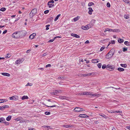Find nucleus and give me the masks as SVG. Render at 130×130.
<instances>
[{
	"instance_id": "6e6d98bb",
	"label": "nucleus",
	"mask_w": 130,
	"mask_h": 130,
	"mask_svg": "<svg viewBox=\"0 0 130 130\" xmlns=\"http://www.w3.org/2000/svg\"><path fill=\"white\" fill-rule=\"evenodd\" d=\"M51 64H48L45 67L46 68L48 67H51Z\"/></svg>"
},
{
	"instance_id": "f03ea898",
	"label": "nucleus",
	"mask_w": 130,
	"mask_h": 130,
	"mask_svg": "<svg viewBox=\"0 0 130 130\" xmlns=\"http://www.w3.org/2000/svg\"><path fill=\"white\" fill-rule=\"evenodd\" d=\"M37 12V9L36 8L33 9L29 13L30 17L32 18L35 15Z\"/></svg>"
},
{
	"instance_id": "473e14b6",
	"label": "nucleus",
	"mask_w": 130,
	"mask_h": 130,
	"mask_svg": "<svg viewBox=\"0 0 130 130\" xmlns=\"http://www.w3.org/2000/svg\"><path fill=\"white\" fill-rule=\"evenodd\" d=\"M124 2L127 4H130V2H129L128 0H123Z\"/></svg>"
},
{
	"instance_id": "a211bd4d",
	"label": "nucleus",
	"mask_w": 130,
	"mask_h": 130,
	"mask_svg": "<svg viewBox=\"0 0 130 130\" xmlns=\"http://www.w3.org/2000/svg\"><path fill=\"white\" fill-rule=\"evenodd\" d=\"M47 5L49 8L52 7L54 6L53 3H51L49 2H48Z\"/></svg>"
},
{
	"instance_id": "c9c22d12",
	"label": "nucleus",
	"mask_w": 130,
	"mask_h": 130,
	"mask_svg": "<svg viewBox=\"0 0 130 130\" xmlns=\"http://www.w3.org/2000/svg\"><path fill=\"white\" fill-rule=\"evenodd\" d=\"M111 30H112L111 29H109L108 28H107L105 29V30L104 31V32H106L107 31H111Z\"/></svg>"
},
{
	"instance_id": "13d9d810",
	"label": "nucleus",
	"mask_w": 130,
	"mask_h": 130,
	"mask_svg": "<svg viewBox=\"0 0 130 130\" xmlns=\"http://www.w3.org/2000/svg\"><path fill=\"white\" fill-rule=\"evenodd\" d=\"M129 42L127 41H125L124 42V44L126 45H128V44Z\"/></svg>"
},
{
	"instance_id": "e433bc0d",
	"label": "nucleus",
	"mask_w": 130,
	"mask_h": 130,
	"mask_svg": "<svg viewBox=\"0 0 130 130\" xmlns=\"http://www.w3.org/2000/svg\"><path fill=\"white\" fill-rule=\"evenodd\" d=\"M93 5H94V4L92 2L89 3L88 4V6H91Z\"/></svg>"
},
{
	"instance_id": "3c124183",
	"label": "nucleus",
	"mask_w": 130,
	"mask_h": 130,
	"mask_svg": "<svg viewBox=\"0 0 130 130\" xmlns=\"http://www.w3.org/2000/svg\"><path fill=\"white\" fill-rule=\"evenodd\" d=\"M82 28L84 30H87L86 27V26H83L82 27Z\"/></svg>"
},
{
	"instance_id": "4d7b16f0",
	"label": "nucleus",
	"mask_w": 130,
	"mask_h": 130,
	"mask_svg": "<svg viewBox=\"0 0 130 130\" xmlns=\"http://www.w3.org/2000/svg\"><path fill=\"white\" fill-rule=\"evenodd\" d=\"M108 112L110 113H115V111L114 110L108 111Z\"/></svg>"
},
{
	"instance_id": "39448f33",
	"label": "nucleus",
	"mask_w": 130,
	"mask_h": 130,
	"mask_svg": "<svg viewBox=\"0 0 130 130\" xmlns=\"http://www.w3.org/2000/svg\"><path fill=\"white\" fill-rule=\"evenodd\" d=\"M90 92H85L79 93H78V95H88L90 94Z\"/></svg>"
},
{
	"instance_id": "a18cd8bd",
	"label": "nucleus",
	"mask_w": 130,
	"mask_h": 130,
	"mask_svg": "<svg viewBox=\"0 0 130 130\" xmlns=\"http://www.w3.org/2000/svg\"><path fill=\"white\" fill-rule=\"evenodd\" d=\"M53 17H51L48 19V21L50 22H51V21H52V20H53Z\"/></svg>"
},
{
	"instance_id": "9b49d317",
	"label": "nucleus",
	"mask_w": 130,
	"mask_h": 130,
	"mask_svg": "<svg viewBox=\"0 0 130 130\" xmlns=\"http://www.w3.org/2000/svg\"><path fill=\"white\" fill-rule=\"evenodd\" d=\"M79 117H80L83 118L88 117V116L87 115L84 114H80L79 115Z\"/></svg>"
},
{
	"instance_id": "4be33fe9",
	"label": "nucleus",
	"mask_w": 130,
	"mask_h": 130,
	"mask_svg": "<svg viewBox=\"0 0 130 130\" xmlns=\"http://www.w3.org/2000/svg\"><path fill=\"white\" fill-rule=\"evenodd\" d=\"M8 101L7 100H5L3 99H0V101L1 103H2L4 102H5Z\"/></svg>"
},
{
	"instance_id": "603ef678",
	"label": "nucleus",
	"mask_w": 130,
	"mask_h": 130,
	"mask_svg": "<svg viewBox=\"0 0 130 130\" xmlns=\"http://www.w3.org/2000/svg\"><path fill=\"white\" fill-rule=\"evenodd\" d=\"M60 97V98L62 99H66V98H67L66 97L64 96H61Z\"/></svg>"
},
{
	"instance_id": "423d86ee",
	"label": "nucleus",
	"mask_w": 130,
	"mask_h": 130,
	"mask_svg": "<svg viewBox=\"0 0 130 130\" xmlns=\"http://www.w3.org/2000/svg\"><path fill=\"white\" fill-rule=\"evenodd\" d=\"M9 99L10 100L16 101L18 100V97L17 95H14L12 97H10Z\"/></svg>"
},
{
	"instance_id": "20e7f679",
	"label": "nucleus",
	"mask_w": 130,
	"mask_h": 130,
	"mask_svg": "<svg viewBox=\"0 0 130 130\" xmlns=\"http://www.w3.org/2000/svg\"><path fill=\"white\" fill-rule=\"evenodd\" d=\"M20 37L24 36L26 34L27 32L26 31L23 30L19 31Z\"/></svg>"
},
{
	"instance_id": "052dcab7",
	"label": "nucleus",
	"mask_w": 130,
	"mask_h": 130,
	"mask_svg": "<svg viewBox=\"0 0 130 130\" xmlns=\"http://www.w3.org/2000/svg\"><path fill=\"white\" fill-rule=\"evenodd\" d=\"M55 93L56 95V94H57L58 93V90H55Z\"/></svg>"
},
{
	"instance_id": "de8ad7c7",
	"label": "nucleus",
	"mask_w": 130,
	"mask_h": 130,
	"mask_svg": "<svg viewBox=\"0 0 130 130\" xmlns=\"http://www.w3.org/2000/svg\"><path fill=\"white\" fill-rule=\"evenodd\" d=\"M107 6L108 7H110V4L109 3H107Z\"/></svg>"
},
{
	"instance_id": "bf43d9fd",
	"label": "nucleus",
	"mask_w": 130,
	"mask_h": 130,
	"mask_svg": "<svg viewBox=\"0 0 130 130\" xmlns=\"http://www.w3.org/2000/svg\"><path fill=\"white\" fill-rule=\"evenodd\" d=\"M64 78L63 77H58V78L59 79H64Z\"/></svg>"
},
{
	"instance_id": "69168bd1",
	"label": "nucleus",
	"mask_w": 130,
	"mask_h": 130,
	"mask_svg": "<svg viewBox=\"0 0 130 130\" xmlns=\"http://www.w3.org/2000/svg\"><path fill=\"white\" fill-rule=\"evenodd\" d=\"M54 41V39H51L49 40L48 41L49 42H53Z\"/></svg>"
},
{
	"instance_id": "0eeeda50",
	"label": "nucleus",
	"mask_w": 130,
	"mask_h": 130,
	"mask_svg": "<svg viewBox=\"0 0 130 130\" xmlns=\"http://www.w3.org/2000/svg\"><path fill=\"white\" fill-rule=\"evenodd\" d=\"M107 68L111 69V70H109L110 71H112V70H113L115 68V67L113 65H110L109 64H108L107 66Z\"/></svg>"
},
{
	"instance_id": "9d476101",
	"label": "nucleus",
	"mask_w": 130,
	"mask_h": 130,
	"mask_svg": "<svg viewBox=\"0 0 130 130\" xmlns=\"http://www.w3.org/2000/svg\"><path fill=\"white\" fill-rule=\"evenodd\" d=\"M62 127H64L68 128H72V127H74V126H73L72 125H62Z\"/></svg>"
},
{
	"instance_id": "4c0bfd02",
	"label": "nucleus",
	"mask_w": 130,
	"mask_h": 130,
	"mask_svg": "<svg viewBox=\"0 0 130 130\" xmlns=\"http://www.w3.org/2000/svg\"><path fill=\"white\" fill-rule=\"evenodd\" d=\"M102 66V64L101 63H99L97 64V66L98 68H100Z\"/></svg>"
},
{
	"instance_id": "f257e3e1",
	"label": "nucleus",
	"mask_w": 130,
	"mask_h": 130,
	"mask_svg": "<svg viewBox=\"0 0 130 130\" xmlns=\"http://www.w3.org/2000/svg\"><path fill=\"white\" fill-rule=\"evenodd\" d=\"M115 49L112 48L110 51V52L107 54L106 58L107 59H109L111 58L115 53Z\"/></svg>"
},
{
	"instance_id": "ea45409f",
	"label": "nucleus",
	"mask_w": 130,
	"mask_h": 130,
	"mask_svg": "<svg viewBox=\"0 0 130 130\" xmlns=\"http://www.w3.org/2000/svg\"><path fill=\"white\" fill-rule=\"evenodd\" d=\"M32 85V84L31 83H28L26 85V86H31Z\"/></svg>"
},
{
	"instance_id": "58836bf2",
	"label": "nucleus",
	"mask_w": 130,
	"mask_h": 130,
	"mask_svg": "<svg viewBox=\"0 0 130 130\" xmlns=\"http://www.w3.org/2000/svg\"><path fill=\"white\" fill-rule=\"evenodd\" d=\"M3 123H4L6 125H8L9 124V123L8 122L6 121H5H5H4Z\"/></svg>"
},
{
	"instance_id": "0e129e2a",
	"label": "nucleus",
	"mask_w": 130,
	"mask_h": 130,
	"mask_svg": "<svg viewBox=\"0 0 130 130\" xmlns=\"http://www.w3.org/2000/svg\"><path fill=\"white\" fill-rule=\"evenodd\" d=\"M38 70H41V71H43L44 70V69L43 68H39L38 69Z\"/></svg>"
},
{
	"instance_id": "e2e57ef3",
	"label": "nucleus",
	"mask_w": 130,
	"mask_h": 130,
	"mask_svg": "<svg viewBox=\"0 0 130 130\" xmlns=\"http://www.w3.org/2000/svg\"><path fill=\"white\" fill-rule=\"evenodd\" d=\"M49 2H50L51 3H54V1L53 0H51Z\"/></svg>"
},
{
	"instance_id": "4468645a",
	"label": "nucleus",
	"mask_w": 130,
	"mask_h": 130,
	"mask_svg": "<svg viewBox=\"0 0 130 130\" xmlns=\"http://www.w3.org/2000/svg\"><path fill=\"white\" fill-rule=\"evenodd\" d=\"M71 36H72L76 38H80V36L76 34L72 33L71 34Z\"/></svg>"
},
{
	"instance_id": "338daca9",
	"label": "nucleus",
	"mask_w": 130,
	"mask_h": 130,
	"mask_svg": "<svg viewBox=\"0 0 130 130\" xmlns=\"http://www.w3.org/2000/svg\"><path fill=\"white\" fill-rule=\"evenodd\" d=\"M50 127V126H44V127L45 128H48Z\"/></svg>"
},
{
	"instance_id": "37998d69",
	"label": "nucleus",
	"mask_w": 130,
	"mask_h": 130,
	"mask_svg": "<svg viewBox=\"0 0 130 130\" xmlns=\"http://www.w3.org/2000/svg\"><path fill=\"white\" fill-rule=\"evenodd\" d=\"M106 64H104L103 65L102 67V68L103 69H105L106 68Z\"/></svg>"
},
{
	"instance_id": "393cba45",
	"label": "nucleus",
	"mask_w": 130,
	"mask_h": 130,
	"mask_svg": "<svg viewBox=\"0 0 130 130\" xmlns=\"http://www.w3.org/2000/svg\"><path fill=\"white\" fill-rule=\"evenodd\" d=\"M5 119L3 118H0V122L1 123H3L5 121Z\"/></svg>"
},
{
	"instance_id": "cd10ccee",
	"label": "nucleus",
	"mask_w": 130,
	"mask_h": 130,
	"mask_svg": "<svg viewBox=\"0 0 130 130\" xmlns=\"http://www.w3.org/2000/svg\"><path fill=\"white\" fill-rule=\"evenodd\" d=\"M79 17L77 16L75 18H74L73 20L75 22H76L79 19Z\"/></svg>"
},
{
	"instance_id": "79ce46f5",
	"label": "nucleus",
	"mask_w": 130,
	"mask_h": 130,
	"mask_svg": "<svg viewBox=\"0 0 130 130\" xmlns=\"http://www.w3.org/2000/svg\"><path fill=\"white\" fill-rule=\"evenodd\" d=\"M115 113H121L122 112L121 111H115Z\"/></svg>"
},
{
	"instance_id": "c03bdc74",
	"label": "nucleus",
	"mask_w": 130,
	"mask_h": 130,
	"mask_svg": "<svg viewBox=\"0 0 130 130\" xmlns=\"http://www.w3.org/2000/svg\"><path fill=\"white\" fill-rule=\"evenodd\" d=\"M11 56V55H9V54L8 53L7 54L6 56V58H9Z\"/></svg>"
},
{
	"instance_id": "6e6552de",
	"label": "nucleus",
	"mask_w": 130,
	"mask_h": 130,
	"mask_svg": "<svg viewBox=\"0 0 130 130\" xmlns=\"http://www.w3.org/2000/svg\"><path fill=\"white\" fill-rule=\"evenodd\" d=\"M90 92V94H89V95H90V96H91V97L92 96H94V97H95V96L99 97V96H100L101 95V94H100L95 93V94H92V92Z\"/></svg>"
},
{
	"instance_id": "f704fd0d",
	"label": "nucleus",
	"mask_w": 130,
	"mask_h": 130,
	"mask_svg": "<svg viewBox=\"0 0 130 130\" xmlns=\"http://www.w3.org/2000/svg\"><path fill=\"white\" fill-rule=\"evenodd\" d=\"M6 10V9L4 7H3L2 8H1L0 9V10L2 11H5Z\"/></svg>"
},
{
	"instance_id": "dca6fc26",
	"label": "nucleus",
	"mask_w": 130,
	"mask_h": 130,
	"mask_svg": "<svg viewBox=\"0 0 130 130\" xmlns=\"http://www.w3.org/2000/svg\"><path fill=\"white\" fill-rule=\"evenodd\" d=\"M111 29L112 30H111L110 31H112L113 32H119L120 31V30L119 29Z\"/></svg>"
},
{
	"instance_id": "680f3d73",
	"label": "nucleus",
	"mask_w": 130,
	"mask_h": 130,
	"mask_svg": "<svg viewBox=\"0 0 130 130\" xmlns=\"http://www.w3.org/2000/svg\"><path fill=\"white\" fill-rule=\"evenodd\" d=\"M20 119H20V118H18L16 119H15V120H16V121H18L20 120Z\"/></svg>"
},
{
	"instance_id": "49530a36",
	"label": "nucleus",
	"mask_w": 130,
	"mask_h": 130,
	"mask_svg": "<svg viewBox=\"0 0 130 130\" xmlns=\"http://www.w3.org/2000/svg\"><path fill=\"white\" fill-rule=\"evenodd\" d=\"M50 113L49 112L46 111V112H45V114L46 115H49L50 114Z\"/></svg>"
},
{
	"instance_id": "f3484780",
	"label": "nucleus",
	"mask_w": 130,
	"mask_h": 130,
	"mask_svg": "<svg viewBox=\"0 0 130 130\" xmlns=\"http://www.w3.org/2000/svg\"><path fill=\"white\" fill-rule=\"evenodd\" d=\"M92 62L93 63H97L99 62V60L98 59H95L92 60Z\"/></svg>"
},
{
	"instance_id": "2eb2a0df",
	"label": "nucleus",
	"mask_w": 130,
	"mask_h": 130,
	"mask_svg": "<svg viewBox=\"0 0 130 130\" xmlns=\"http://www.w3.org/2000/svg\"><path fill=\"white\" fill-rule=\"evenodd\" d=\"M93 74V73H89L88 74H83L82 75V76L84 77L90 76L91 75Z\"/></svg>"
},
{
	"instance_id": "aec40b11",
	"label": "nucleus",
	"mask_w": 130,
	"mask_h": 130,
	"mask_svg": "<svg viewBox=\"0 0 130 130\" xmlns=\"http://www.w3.org/2000/svg\"><path fill=\"white\" fill-rule=\"evenodd\" d=\"M2 74L3 75L7 76H10L9 74L7 73H2Z\"/></svg>"
},
{
	"instance_id": "c85d7f7f",
	"label": "nucleus",
	"mask_w": 130,
	"mask_h": 130,
	"mask_svg": "<svg viewBox=\"0 0 130 130\" xmlns=\"http://www.w3.org/2000/svg\"><path fill=\"white\" fill-rule=\"evenodd\" d=\"M61 14H58L57 16L56 17L55 19L54 20V21H56L58 19L59 17L60 16Z\"/></svg>"
},
{
	"instance_id": "6ab92c4d",
	"label": "nucleus",
	"mask_w": 130,
	"mask_h": 130,
	"mask_svg": "<svg viewBox=\"0 0 130 130\" xmlns=\"http://www.w3.org/2000/svg\"><path fill=\"white\" fill-rule=\"evenodd\" d=\"M88 9L89 10L88 11L89 13L90 14H91L92 12L93 11V10H92V8L91 7H89Z\"/></svg>"
},
{
	"instance_id": "a19ab883",
	"label": "nucleus",
	"mask_w": 130,
	"mask_h": 130,
	"mask_svg": "<svg viewBox=\"0 0 130 130\" xmlns=\"http://www.w3.org/2000/svg\"><path fill=\"white\" fill-rule=\"evenodd\" d=\"M5 108V107H4L3 106H0V109L1 110H3Z\"/></svg>"
},
{
	"instance_id": "f8f14e48",
	"label": "nucleus",
	"mask_w": 130,
	"mask_h": 130,
	"mask_svg": "<svg viewBox=\"0 0 130 130\" xmlns=\"http://www.w3.org/2000/svg\"><path fill=\"white\" fill-rule=\"evenodd\" d=\"M74 110L75 111L78 112L84 111V110H80V108L78 107L75 108L74 109Z\"/></svg>"
},
{
	"instance_id": "bb28decb",
	"label": "nucleus",
	"mask_w": 130,
	"mask_h": 130,
	"mask_svg": "<svg viewBox=\"0 0 130 130\" xmlns=\"http://www.w3.org/2000/svg\"><path fill=\"white\" fill-rule=\"evenodd\" d=\"M86 29L87 30L89 28H90L91 27V25H90V24H89L86 25Z\"/></svg>"
},
{
	"instance_id": "ddd939ff",
	"label": "nucleus",
	"mask_w": 130,
	"mask_h": 130,
	"mask_svg": "<svg viewBox=\"0 0 130 130\" xmlns=\"http://www.w3.org/2000/svg\"><path fill=\"white\" fill-rule=\"evenodd\" d=\"M36 33H33L29 36V38L30 39H32L34 38V37L36 36Z\"/></svg>"
},
{
	"instance_id": "b1692460",
	"label": "nucleus",
	"mask_w": 130,
	"mask_h": 130,
	"mask_svg": "<svg viewBox=\"0 0 130 130\" xmlns=\"http://www.w3.org/2000/svg\"><path fill=\"white\" fill-rule=\"evenodd\" d=\"M118 70L120 72L123 71L124 70V69L122 68H118Z\"/></svg>"
},
{
	"instance_id": "8fccbe9b",
	"label": "nucleus",
	"mask_w": 130,
	"mask_h": 130,
	"mask_svg": "<svg viewBox=\"0 0 130 130\" xmlns=\"http://www.w3.org/2000/svg\"><path fill=\"white\" fill-rule=\"evenodd\" d=\"M105 48L104 46L102 47L100 49L101 51H102Z\"/></svg>"
},
{
	"instance_id": "1a4fd4ad",
	"label": "nucleus",
	"mask_w": 130,
	"mask_h": 130,
	"mask_svg": "<svg viewBox=\"0 0 130 130\" xmlns=\"http://www.w3.org/2000/svg\"><path fill=\"white\" fill-rule=\"evenodd\" d=\"M24 60L23 58L19 59L16 61L15 63L17 64H20L22 63L23 61Z\"/></svg>"
},
{
	"instance_id": "412c9836",
	"label": "nucleus",
	"mask_w": 130,
	"mask_h": 130,
	"mask_svg": "<svg viewBox=\"0 0 130 130\" xmlns=\"http://www.w3.org/2000/svg\"><path fill=\"white\" fill-rule=\"evenodd\" d=\"M28 98V97L26 95L23 96L22 98V100H24L25 99H27Z\"/></svg>"
},
{
	"instance_id": "774afa93",
	"label": "nucleus",
	"mask_w": 130,
	"mask_h": 130,
	"mask_svg": "<svg viewBox=\"0 0 130 130\" xmlns=\"http://www.w3.org/2000/svg\"><path fill=\"white\" fill-rule=\"evenodd\" d=\"M28 130H35V129L34 128H32L31 129L29 128Z\"/></svg>"
},
{
	"instance_id": "864d4df0",
	"label": "nucleus",
	"mask_w": 130,
	"mask_h": 130,
	"mask_svg": "<svg viewBox=\"0 0 130 130\" xmlns=\"http://www.w3.org/2000/svg\"><path fill=\"white\" fill-rule=\"evenodd\" d=\"M26 120H21L20 121V123H22V122H26Z\"/></svg>"
},
{
	"instance_id": "a878e982",
	"label": "nucleus",
	"mask_w": 130,
	"mask_h": 130,
	"mask_svg": "<svg viewBox=\"0 0 130 130\" xmlns=\"http://www.w3.org/2000/svg\"><path fill=\"white\" fill-rule=\"evenodd\" d=\"M11 117L10 116H8L6 118V120L8 121H9L11 120Z\"/></svg>"
},
{
	"instance_id": "72a5a7b5",
	"label": "nucleus",
	"mask_w": 130,
	"mask_h": 130,
	"mask_svg": "<svg viewBox=\"0 0 130 130\" xmlns=\"http://www.w3.org/2000/svg\"><path fill=\"white\" fill-rule=\"evenodd\" d=\"M42 104L43 105H44L46 106H47V107H55L56 106V105H53V106H47V105H45V104H44V103H42Z\"/></svg>"
},
{
	"instance_id": "7c9ffc66",
	"label": "nucleus",
	"mask_w": 130,
	"mask_h": 130,
	"mask_svg": "<svg viewBox=\"0 0 130 130\" xmlns=\"http://www.w3.org/2000/svg\"><path fill=\"white\" fill-rule=\"evenodd\" d=\"M99 115L104 118H105L106 117V116L103 113L99 114Z\"/></svg>"
},
{
	"instance_id": "c756f323",
	"label": "nucleus",
	"mask_w": 130,
	"mask_h": 130,
	"mask_svg": "<svg viewBox=\"0 0 130 130\" xmlns=\"http://www.w3.org/2000/svg\"><path fill=\"white\" fill-rule=\"evenodd\" d=\"M121 66L125 68L127 67V65L126 64H120Z\"/></svg>"
},
{
	"instance_id": "09e8293b",
	"label": "nucleus",
	"mask_w": 130,
	"mask_h": 130,
	"mask_svg": "<svg viewBox=\"0 0 130 130\" xmlns=\"http://www.w3.org/2000/svg\"><path fill=\"white\" fill-rule=\"evenodd\" d=\"M127 48L125 47H123V51L124 52H125V51H127Z\"/></svg>"
},
{
	"instance_id": "5701e85b",
	"label": "nucleus",
	"mask_w": 130,
	"mask_h": 130,
	"mask_svg": "<svg viewBox=\"0 0 130 130\" xmlns=\"http://www.w3.org/2000/svg\"><path fill=\"white\" fill-rule=\"evenodd\" d=\"M118 41L119 43H122L124 42V40L123 39L119 38L118 40Z\"/></svg>"
},
{
	"instance_id": "2f4dec72",
	"label": "nucleus",
	"mask_w": 130,
	"mask_h": 130,
	"mask_svg": "<svg viewBox=\"0 0 130 130\" xmlns=\"http://www.w3.org/2000/svg\"><path fill=\"white\" fill-rule=\"evenodd\" d=\"M109 44L108 45V46L109 44L111 43L112 44H114L115 43V42L114 41H111V42H109Z\"/></svg>"
},
{
	"instance_id": "7ed1b4c3",
	"label": "nucleus",
	"mask_w": 130,
	"mask_h": 130,
	"mask_svg": "<svg viewBox=\"0 0 130 130\" xmlns=\"http://www.w3.org/2000/svg\"><path fill=\"white\" fill-rule=\"evenodd\" d=\"M12 37L14 38H20L19 31L13 33L12 35Z\"/></svg>"
},
{
	"instance_id": "5fc2aeb1",
	"label": "nucleus",
	"mask_w": 130,
	"mask_h": 130,
	"mask_svg": "<svg viewBox=\"0 0 130 130\" xmlns=\"http://www.w3.org/2000/svg\"><path fill=\"white\" fill-rule=\"evenodd\" d=\"M49 10H46L44 11V13L45 14H46L47 13L49 12Z\"/></svg>"
}]
</instances>
